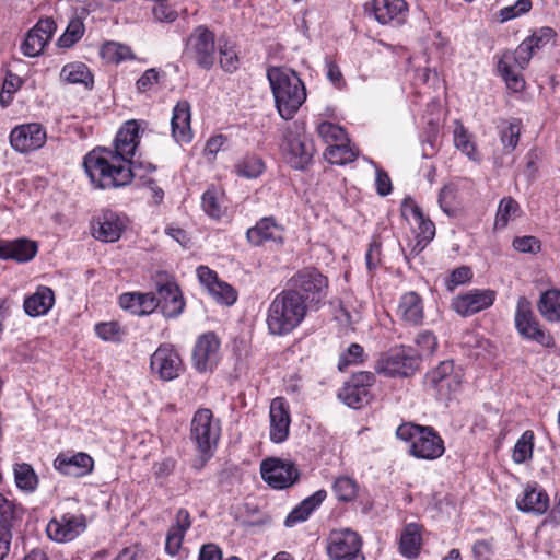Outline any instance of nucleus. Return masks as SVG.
Masks as SVG:
<instances>
[{"instance_id":"nucleus-44","label":"nucleus","mask_w":560,"mask_h":560,"mask_svg":"<svg viewBox=\"0 0 560 560\" xmlns=\"http://www.w3.org/2000/svg\"><path fill=\"white\" fill-rule=\"evenodd\" d=\"M96 336L106 342H121L127 335L126 328L118 322H101L94 326Z\"/></svg>"},{"instance_id":"nucleus-17","label":"nucleus","mask_w":560,"mask_h":560,"mask_svg":"<svg viewBox=\"0 0 560 560\" xmlns=\"http://www.w3.org/2000/svg\"><path fill=\"white\" fill-rule=\"evenodd\" d=\"M57 25L51 18L40 19L26 34L21 51L26 57L39 56L51 40Z\"/></svg>"},{"instance_id":"nucleus-37","label":"nucleus","mask_w":560,"mask_h":560,"mask_svg":"<svg viewBox=\"0 0 560 560\" xmlns=\"http://www.w3.org/2000/svg\"><path fill=\"white\" fill-rule=\"evenodd\" d=\"M538 311L550 323H560V290L550 289L541 293Z\"/></svg>"},{"instance_id":"nucleus-53","label":"nucleus","mask_w":560,"mask_h":560,"mask_svg":"<svg viewBox=\"0 0 560 560\" xmlns=\"http://www.w3.org/2000/svg\"><path fill=\"white\" fill-rule=\"evenodd\" d=\"M238 176L245 178H257L264 171V163L257 156H248L235 165Z\"/></svg>"},{"instance_id":"nucleus-42","label":"nucleus","mask_w":560,"mask_h":560,"mask_svg":"<svg viewBox=\"0 0 560 560\" xmlns=\"http://www.w3.org/2000/svg\"><path fill=\"white\" fill-rule=\"evenodd\" d=\"M324 156L331 164L345 165L357 159L358 151L350 147L349 143L342 141L328 145Z\"/></svg>"},{"instance_id":"nucleus-27","label":"nucleus","mask_w":560,"mask_h":560,"mask_svg":"<svg viewBox=\"0 0 560 560\" xmlns=\"http://www.w3.org/2000/svg\"><path fill=\"white\" fill-rule=\"evenodd\" d=\"M397 316L407 325H421L424 318V307L421 296L413 291L404 293L398 302Z\"/></svg>"},{"instance_id":"nucleus-60","label":"nucleus","mask_w":560,"mask_h":560,"mask_svg":"<svg viewBox=\"0 0 560 560\" xmlns=\"http://www.w3.org/2000/svg\"><path fill=\"white\" fill-rule=\"evenodd\" d=\"M209 292L221 304L232 305L236 301V292L225 282L219 281Z\"/></svg>"},{"instance_id":"nucleus-35","label":"nucleus","mask_w":560,"mask_h":560,"mask_svg":"<svg viewBox=\"0 0 560 560\" xmlns=\"http://www.w3.org/2000/svg\"><path fill=\"white\" fill-rule=\"evenodd\" d=\"M422 547L421 526L416 523L407 524L399 538V552L408 559H416Z\"/></svg>"},{"instance_id":"nucleus-7","label":"nucleus","mask_w":560,"mask_h":560,"mask_svg":"<svg viewBox=\"0 0 560 560\" xmlns=\"http://www.w3.org/2000/svg\"><path fill=\"white\" fill-rule=\"evenodd\" d=\"M514 322L517 332L524 339L535 341L546 348L555 346L553 337L541 328L530 302L525 296H520L517 300Z\"/></svg>"},{"instance_id":"nucleus-54","label":"nucleus","mask_w":560,"mask_h":560,"mask_svg":"<svg viewBox=\"0 0 560 560\" xmlns=\"http://www.w3.org/2000/svg\"><path fill=\"white\" fill-rule=\"evenodd\" d=\"M319 137L329 145L347 140L345 130L332 122L323 121L317 127Z\"/></svg>"},{"instance_id":"nucleus-36","label":"nucleus","mask_w":560,"mask_h":560,"mask_svg":"<svg viewBox=\"0 0 560 560\" xmlns=\"http://www.w3.org/2000/svg\"><path fill=\"white\" fill-rule=\"evenodd\" d=\"M60 80L68 84H82L86 89L93 86V75L83 62H70L62 67Z\"/></svg>"},{"instance_id":"nucleus-51","label":"nucleus","mask_w":560,"mask_h":560,"mask_svg":"<svg viewBox=\"0 0 560 560\" xmlns=\"http://www.w3.org/2000/svg\"><path fill=\"white\" fill-rule=\"evenodd\" d=\"M84 24L80 19H72L58 39V45L62 48H69L78 43L84 34Z\"/></svg>"},{"instance_id":"nucleus-18","label":"nucleus","mask_w":560,"mask_h":560,"mask_svg":"<svg viewBox=\"0 0 560 560\" xmlns=\"http://www.w3.org/2000/svg\"><path fill=\"white\" fill-rule=\"evenodd\" d=\"M46 130L40 124L31 122L15 127L10 133L12 148L20 153L40 149L46 142Z\"/></svg>"},{"instance_id":"nucleus-1","label":"nucleus","mask_w":560,"mask_h":560,"mask_svg":"<svg viewBox=\"0 0 560 560\" xmlns=\"http://www.w3.org/2000/svg\"><path fill=\"white\" fill-rule=\"evenodd\" d=\"M139 125L129 120L118 130L113 148H95L83 160L91 183L101 189L129 185L138 173L133 156L139 144Z\"/></svg>"},{"instance_id":"nucleus-28","label":"nucleus","mask_w":560,"mask_h":560,"mask_svg":"<svg viewBox=\"0 0 560 560\" xmlns=\"http://www.w3.org/2000/svg\"><path fill=\"white\" fill-rule=\"evenodd\" d=\"M190 526L191 517L189 512L185 509H179L166 534L165 551L170 556H177L179 553L184 537Z\"/></svg>"},{"instance_id":"nucleus-29","label":"nucleus","mask_w":560,"mask_h":560,"mask_svg":"<svg viewBox=\"0 0 560 560\" xmlns=\"http://www.w3.org/2000/svg\"><path fill=\"white\" fill-rule=\"evenodd\" d=\"M156 299L164 316L176 317L185 306L178 285L172 281L158 285Z\"/></svg>"},{"instance_id":"nucleus-22","label":"nucleus","mask_w":560,"mask_h":560,"mask_svg":"<svg viewBox=\"0 0 560 560\" xmlns=\"http://www.w3.org/2000/svg\"><path fill=\"white\" fill-rule=\"evenodd\" d=\"M283 234L284 229L272 217H265L255 226L247 230L246 237L252 245L261 246L267 242L282 244L284 241Z\"/></svg>"},{"instance_id":"nucleus-56","label":"nucleus","mask_w":560,"mask_h":560,"mask_svg":"<svg viewBox=\"0 0 560 560\" xmlns=\"http://www.w3.org/2000/svg\"><path fill=\"white\" fill-rule=\"evenodd\" d=\"M555 36L556 32L551 27L544 26L534 31L533 34L524 40L532 46V49L535 52V50H538L549 44Z\"/></svg>"},{"instance_id":"nucleus-25","label":"nucleus","mask_w":560,"mask_h":560,"mask_svg":"<svg viewBox=\"0 0 560 560\" xmlns=\"http://www.w3.org/2000/svg\"><path fill=\"white\" fill-rule=\"evenodd\" d=\"M516 506L522 512L541 515L549 508V495L538 483H527L516 499Z\"/></svg>"},{"instance_id":"nucleus-24","label":"nucleus","mask_w":560,"mask_h":560,"mask_svg":"<svg viewBox=\"0 0 560 560\" xmlns=\"http://www.w3.org/2000/svg\"><path fill=\"white\" fill-rule=\"evenodd\" d=\"M270 439L275 443L287 440L290 429V412L285 400L282 397L275 398L270 404Z\"/></svg>"},{"instance_id":"nucleus-32","label":"nucleus","mask_w":560,"mask_h":560,"mask_svg":"<svg viewBox=\"0 0 560 560\" xmlns=\"http://www.w3.org/2000/svg\"><path fill=\"white\" fill-rule=\"evenodd\" d=\"M119 305L135 315H149L159 306L154 293L129 292L119 296Z\"/></svg>"},{"instance_id":"nucleus-58","label":"nucleus","mask_w":560,"mask_h":560,"mask_svg":"<svg viewBox=\"0 0 560 560\" xmlns=\"http://www.w3.org/2000/svg\"><path fill=\"white\" fill-rule=\"evenodd\" d=\"M472 278V271L467 266L455 268L445 280V288L453 292L458 285L467 283Z\"/></svg>"},{"instance_id":"nucleus-47","label":"nucleus","mask_w":560,"mask_h":560,"mask_svg":"<svg viewBox=\"0 0 560 560\" xmlns=\"http://www.w3.org/2000/svg\"><path fill=\"white\" fill-rule=\"evenodd\" d=\"M520 205L511 197L503 198L498 207L494 225L497 229H503L511 220L520 215Z\"/></svg>"},{"instance_id":"nucleus-12","label":"nucleus","mask_w":560,"mask_h":560,"mask_svg":"<svg viewBox=\"0 0 560 560\" xmlns=\"http://www.w3.org/2000/svg\"><path fill=\"white\" fill-rule=\"evenodd\" d=\"M23 518V509L0 492V560L11 550L13 533Z\"/></svg>"},{"instance_id":"nucleus-52","label":"nucleus","mask_w":560,"mask_h":560,"mask_svg":"<svg viewBox=\"0 0 560 560\" xmlns=\"http://www.w3.org/2000/svg\"><path fill=\"white\" fill-rule=\"evenodd\" d=\"M415 343L418 348V362L423 357H430L434 353L438 348V339L432 331L424 330L417 335Z\"/></svg>"},{"instance_id":"nucleus-62","label":"nucleus","mask_w":560,"mask_h":560,"mask_svg":"<svg viewBox=\"0 0 560 560\" xmlns=\"http://www.w3.org/2000/svg\"><path fill=\"white\" fill-rule=\"evenodd\" d=\"M161 74H163V72L156 68L145 70L136 82L137 91L144 93L152 90L159 83Z\"/></svg>"},{"instance_id":"nucleus-31","label":"nucleus","mask_w":560,"mask_h":560,"mask_svg":"<svg viewBox=\"0 0 560 560\" xmlns=\"http://www.w3.org/2000/svg\"><path fill=\"white\" fill-rule=\"evenodd\" d=\"M172 137L177 143H188L192 139L190 127V105L186 101L178 102L173 108L171 119Z\"/></svg>"},{"instance_id":"nucleus-61","label":"nucleus","mask_w":560,"mask_h":560,"mask_svg":"<svg viewBox=\"0 0 560 560\" xmlns=\"http://www.w3.org/2000/svg\"><path fill=\"white\" fill-rule=\"evenodd\" d=\"M521 133V121L512 120L506 128L501 132V141L505 149L513 151L518 143Z\"/></svg>"},{"instance_id":"nucleus-41","label":"nucleus","mask_w":560,"mask_h":560,"mask_svg":"<svg viewBox=\"0 0 560 560\" xmlns=\"http://www.w3.org/2000/svg\"><path fill=\"white\" fill-rule=\"evenodd\" d=\"M412 225H415L416 244L411 252L419 254L433 240L435 235V225L430 219H427L424 214L415 221Z\"/></svg>"},{"instance_id":"nucleus-40","label":"nucleus","mask_w":560,"mask_h":560,"mask_svg":"<svg viewBox=\"0 0 560 560\" xmlns=\"http://www.w3.org/2000/svg\"><path fill=\"white\" fill-rule=\"evenodd\" d=\"M102 59L108 63H120L135 58L131 48L118 42H106L100 49Z\"/></svg>"},{"instance_id":"nucleus-63","label":"nucleus","mask_w":560,"mask_h":560,"mask_svg":"<svg viewBox=\"0 0 560 560\" xmlns=\"http://www.w3.org/2000/svg\"><path fill=\"white\" fill-rule=\"evenodd\" d=\"M513 247L520 253H532L535 254L540 250V242L535 236H520L514 238Z\"/></svg>"},{"instance_id":"nucleus-39","label":"nucleus","mask_w":560,"mask_h":560,"mask_svg":"<svg viewBox=\"0 0 560 560\" xmlns=\"http://www.w3.org/2000/svg\"><path fill=\"white\" fill-rule=\"evenodd\" d=\"M338 397L349 407L359 409L366 405L371 399V392L360 387L351 382L345 384L340 389Z\"/></svg>"},{"instance_id":"nucleus-38","label":"nucleus","mask_w":560,"mask_h":560,"mask_svg":"<svg viewBox=\"0 0 560 560\" xmlns=\"http://www.w3.org/2000/svg\"><path fill=\"white\" fill-rule=\"evenodd\" d=\"M203 211L213 219H220L226 211L224 194L221 189L211 186L201 197Z\"/></svg>"},{"instance_id":"nucleus-50","label":"nucleus","mask_w":560,"mask_h":560,"mask_svg":"<svg viewBox=\"0 0 560 560\" xmlns=\"http://www.w3.org/2000/svg\"><path fill=\"white\" fill-rule=\"evenodd\" d=\"M498 69L509 89H511L514 92H518V91L523 90L525 82L518 72V70H521L520 68H516V66L506 63L505 60H499Z\"/></svg>"},{"instance_id":"nucleus-23","label":"nucleus","mask_w":560,"mask_h":560,"mask_svg":"<svg viewBox=\"0 0 560 560\" xmlns=\"http://www.w3.org/2000/svg\"><path fill=\"white\" fill-rule=\"evenodd\" d=\"M371 7L374 19L383 25H401L407 20L408 4L405 0H372Z\"/></svg>"},{"instance_id":"nucleus-33","label":"nucleus","mask_w":560,"mask_h":560,"mask_svg":"<svg viewBox=\"0 0 560 560\" xmlns=\"http://www.w3.org/2000/svg\"><path fill=\"white\" fill-rule=\"evenodd\" d=\"M55 304L54 291L45 285H40L36 291L24 300V311L32 317L46 315Z\"/></svg>"},{"instance_id":"nucleus-14","label":"nucleus","mask_w":560,"mask_h":560,"mask_svg":"<svg viewBox=\"0 0 560 560\" xmlns=\"http://www.w3.org/2000/svg\"><path fill=\"white\" fill-rule=\"evenodd\" d=\"M418 357L410 348L401 347L377 360L375 371L385 376H409L418 369Z\"/></svg>"},{"instance_id":"nucleus-5","label":"nucleus","mask_w":560,"mask_h":560,"mask_svg":"<svg viewBox=\"0 0 560 560\" xmlns=\"http://www.w3.org/2000/svg\"><path fill=\"white\" fill-rule=\"evenodd\" d=\"M288 290L295 291L308 310H317L327 296L328 280L318 270L305 268L289 280Z\"/></svg>"},{"instance_id":"nucleus-15","label":"nucleus","mask_w":560,"mask_h":560,"mask_svg":"<svg viewBox=\"0 0 560 560\" xmlns=\"http://www.w3.org/2000/svg\"><path fill=\"white\" fill-rule=\"evenodd\" d=\"M150 368L163 381H173L184 371L177 350L170 343L161 345L151 355Z\"/></svg>"},{"instance_id":"nucleus-20","label":"nucleus","mask_w":560,"mask_h":560,"mask_svg":"<svg viewBox=\"0 0 560 560\" xmlns=\"http://www.w3.org/2000/svg\"><path fill=\"white\" fill-rule=\"evenodd\" d=\"M495 299L492 290L474 289L452 300V308L460 316H471L490 307Z\"/></svg>"},{"instance_id":"nucleus-49","label":"nucleus","mask_w":560,"mask_h":560,"mask_svg":"<svg viewBox=\"0 0 560 560\" xmlns=\"http://www.w3.org/2000/svg\"><path fill=\"white\" fill-rule=\"evenodd\" d=\"M532 46L523 40L514 51H505L502 54L500 60H505L506 63L516 66V68L524 69L533 57Z\"/></svg>"},{"instance_id":"nucleus-4","label":"nucleus","mask_w":560,"mask_h":560,"mask_svg":"<svg viewBox=\"0 0 560 560\" xmlns=\"http://www.w3.org/2000/svg\"><path fill=\"white\" fill-rule=\"evenodd\" d=\"M401 441L409 443V454L419 459L433 460L440 458L444 452V442L432 427L413 423H402L396 430Z\"/></svg>"},{"instance_id":"nucleus-21","label":"nucleus","mask_w":560,"mask_h":560,"mask_svg":"<svg viewBox=\"0 0 560 560\" xmlns=\"http://www.w3.org/2000/svg\"><path fill=\"white\" fill-rule=\"evenodd\" d=\"M54 467L60 474L70 477H84L90 475L94 468L93 458L83 452L61 453L54 460Z\"/></svg>"},{"instance_id":"nucleus-26","label":"nucleus","mask_w":560,"mask_h":560,"mask_svg":"<svg viewBox=\"0 0 560 560\" xmlns=\"http://www.w3.org/2000/svg\"><path fill=\"white\" fill-rule=\"evenodd\" d=\"M125 226V220L119 214L106 211L93 222V236L98 241L113 243L119 240Z\"/></svg>"},{"instance_id":"nucleus-34","label":"nucleus","mask_w":560,"mask_h":560,"mask_svg":"<svg viewBox=\"0 0 560 560\" xmlns=\"http://www.w3.org/2000/svg\"><path fill=\"white\" fill-rule=\"evenodd\" d=\"M327 492L324 489L317 490L312 495L305 498L295 506L285 517L284 525L293 527L299 523L306 521L310 515L325 501Z\"/></svg>"},{"instance_id":"nucleus-3","label":"nucleus","mask_w":560,"mask_h":560,"mask_svg":"<svg viewBox=\"0 0 560 560\" xmlns=\"http://www.w3.org/2000/svg\"><path fill=\"white\" fill-rule=\"evenodd\" d=\"M308 308L295 291L282 290L270 302L266 324L270 335L287 336L305 319Z\"/></svg>"},{"instance_id":"nucleus-43","label":"nucleus","mask_w":560,"mask_h":560,"mask_svg":"<svg viewBox=\"0 0 560 560\" xmlns=\"http://www.w3.org/2000/svg\"><path fill=\"white\" fill-rule=\"evenodd\" d=\"M453 138L457 150H459L472 161L478 160V154L472 137L459 121L455 122Z\"/></svg>"},{"instance_id":"nucleus-10","label":"nucleus","mask_w":560,"mask_h":560,"mask_svg":"<svg viewBox=\"0 0 560 560\" xmlns=\"http://www.w3.org/2000/svg\"><path fill=\"white\" fill-rule=\"evenodd\" d=\"M221 434L220 421L213 418L210 409H198L191 420L190 439L198 451L214 450Z\"/></svg>"},{"instance_id":"nucleus-19","label":"nucleus","mask_w":560,"mask_h":560,"mask_svg":"<svg viewBox=\"0 0 560 560\" xmlns=\"http://www.w3.org/2000/svg\"><path fill=\"white\" fill-rule=\"evenodd\" d=\"M220 340L213 332L201 335L192 350V365L200 372L212 371L219 362Z\"/></svg>"},{"instance_id":"nucleus-48","label":"nucleus","mask_w":560,"mask_h":560,"mask_svg":"<svg viewBox=\"0 0 560 560\" xmlns=\"http://www.w3.org/2000/svg\"><path fill=\"white\" fill-rule=\"evenodd\" d=\"M534 438V432L532 430H526L516 441L512 454V458L516 464L525 463L532 458Z\"/></svg>"},{"instance_id":"nucleus-8","label":"nucleus","mask_w":560,"mask_h":560,"mask_svg":"<svg viewBox=\"0 0 560 560\" xmlns=\"http://www.w3.org/2000/svg\"><path fill=\"white\" fill-rule=\"evenodd\" d=\"M185 57L202 69H211L217 57L214 34L205 26L196 27L187 38Z\"/></svg>"},{"instance_id":"nucleus-11","label":"nucleus","mask_w":560,"mask_h":560,"mask_svg":"<svg viewBox=\"0 0 560 560\" xmlns=\"http://www.w3.org/2000/svg\"><path fill=\"white\" fill-rule=\"evenodd\" d=\"M360 536L351 529L332 530L327 538V553L334 560H365Z\"/></svg>"},{"instance_id":"nucleus-64","label":"nucleus","mask_w":560,"mask_h":560,"mask_svg":"<svg viewBox=\"0 0 560 560\" xmlns=\"http://www.w3.org/2000/svg\"><path fill=\"white\" fill-rule=\"evenodd\" d=\"M475 560H492L493 548L489 540H478L472 546Z\"/></svg>"},{"instance_id":"nucleus-30","label":"nucleus","mask_w":560,"mask_h":560,"mask_svg":"<svg viewBox=\"0 0 560 560\" xmlns=\"http://www.w3.org/2000/svg\"><path fill=\"white\" fill-rule=\"evenodd\" d=\"M36 253L37 244L27 238L0 240V259L27 262L35 257Z\"/></svg>"},{"instance_id":"nucleus-16","label":"nucleus","mask_w":560,"mask_h":560,"mask_svg":"<svg viewBox=\"0 0 560 560\" xmlns=\"http://www.w3.org/2000/svg\"><path fill=\"white\" fill-rule=\"evenodd\" d=\"M85 528L83 515L66 513L50 520L46 526V533L48 538L56 542H67L77 538Z\"/></svg>"},{"instance_id":"nucleus-59","label":"nucleus","mask_w":560,"mask_h":560,"mask_svg":"<svg viewBox=\"0 0 560 560\" xmlns=\"http://www.w3.org/2000/svg\"><path fill=\"white\" fill-rule=\"evenodd\" d=\"M364 350L359 343H351L343 352L338 362V369L343 371L347 366L358 364L363 361Z\"/></svg>"},{"instance_id":"nucleus-45","label":"nucleus","mask_w":560,"mask_h":560,"mask_svg":"<svg viewBox=\"0 0 560 560\" xmlns=\"http://www.w3.org/2000/svg\"><path fill=\"white\" fill-rule=\"evenodd\" d=\"M16 487L26 492H33L38 483L37 475L28 464H15L13 468Z\"/></svg>"},{"instance_id":"nucleus-46","label":"nucleus","mask_w":560,"mask_h":560,"mask_svg":"<svg viewBox=\"0 0 560 560\" xmlns=\"http://www.w3.org/2000/svg\"><path fill=\"white\" fill-rule=\"evenodd\" d=\"M359 486L357 481L348 476H339L332 483V492L338 501L350 502L358 495Z\"/></svg>"},{"instance_id":"nucleus-55","label":"nucleus","mask_w":560,"mask_h":560,"mask_svg":"<svg viewBox=\"0 0 560 560\" xmlns=\"http://www.w3.org/2000/svg\"><path fill=\"white\" fill-rule=\"evenodd\" d=\"M220 65L226 72H233L238 68V57L234 45L224 43L219 46Z\"/></svg>"},{"instance_id":"nucleus-2","label":"nucleus","mask_w":560,"mask_h":560,"mask_svg":"<svg viewBox=\"0 0 560 560\" xmlns=\"http://www.w3.org/2000/svg\"><path fill=\"white\" fill-rule=\"evenodd\" d=\"M267 78L281 118L290 120L306 100V89L298 73L285 67H271Z\"/></svg>"},{"instance_id":"nucleus-6","label":"nucleus","mask_w":560,"mask_h":560,"mask_svg":"<svg viewBox=\"0 0 560 560\" xmlns=\"http://www.w3.org/2000/svg\"><path fill=\"white\" fill-rule=\"evenodd\" d=\"M282 150L287 162L295 170H304L313 159L314 147L304 135V126L298 121L283 133Z\"/></svg>"},{"instance_id":"nucleus-57","label":"nucleus","mask_w":560,"mask_h":560,"mask_svg":"<svg viewBox=\"0 0 560 560\" xmlns=\"http://www.w3.org/2000/svg\"><path fill=\"white\" fill-rule=\"evenodd\" d=\"M532 9L530 0H517L513 5H508L499 11L500 22H506L522 14L529 12Z\"/></svg>"},{"instance_id":"nucleus-9","label":"nucleus","mask_w":560,"mask_h":560,"mask_svg":"<svg viewBox=\"0 0 560 560\" xmlns=\"http://www.w3.org/2000/svg\"><path fill=\"white\" fill-rule=\"evenodd\" d=\"M463 372L453 361H443L427 373L425 384L433 389L440 399H451L462 386Z\"/></svg>"},{"instance_id":"nucleus-13","label":"nucleus","mask_w":560,"mask_h":560,"mask_svg":"<svg viewBox=\"0 0 560 560\" xmlns=\"http://www.w3.org/2000/svg\"><path fill=\"white\" fill-rule=\"evenodd\" d=\"M262 479L273 489H285L293 486L300 478L296 466L289 460L267 458L261 462Z\"/></svg>"}]
</instances>
